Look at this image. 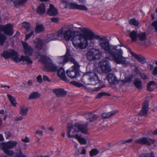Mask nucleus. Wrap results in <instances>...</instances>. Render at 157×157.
Segmentation results:
<instances>
[{
	"mask_svg": "<svg viewBox=\"0 0 157 157\" xmlns=\"http://www.w3.org/2000/svg\"><path fill=\"white\" fill-rule=\"evenodd\" d=\"M86 153V150L85 148H83L82 150L81 151L80 153V154L85 155Z\"/></svg>",
	"mask_w": 157,
	"mask_h": 157,
	"instance_id": "54",
	"label": "nucleus"
},
{
	"mask_svg": "<svg viewBox=\"0 0 157 157\" xmlns=\"http://www.w3.org/2000/svg\"><path fill=\"white\" fill-rule=\"evenodd\" d=\"M4 140V138L2 134H0V141H2Z\"/></svg>",
	"mask_w": 157,
	"mask_h": 157,
	"instance_id": "63",
	"label": "nucleus"
},
{
	"mask_svg": "<svg viewBox=\"0 0 157 157\" xmlns=\"http://www.w3.org/2000/svg\"><path fill=\"white\" fill-rule=\"evenodd\" d=\"M24 48V52L26 55V56H30L33 53V49L30 46H29L27 43L22 42Z\"/></svg>",
	"mask_w": 157,
	"mask_h": 157,
	"instance_id": "14",
	"label": "nucleus"
},
{
	"mask_svg": "<svg viewBox=\"0 0 157 157\" xmlns=\"http://www.w3.org/2000/svg\"><path fill=\"white\" fill-rule=\"evenodd\" d=\"M102 88V86H99L95 88L94 90L95 91H98V90Z\"/></svg>",
	"mask_w": 157,
	"mask_h": 157,
	"instance_id": "62",
	"label": "nucleus"
},
{
	"mask_svg": "<svg viewBox=\"0 0 157 157\" xmlns=\"http://www.w3.org/2000/svg\"><path fill=\"white\" fill-rule=\"evenodd\" d=\"M50 19L53 22L58 23L59 21V19L56 17H52Z\"/></svg>",
	"mask_w": 157,
	"mask_h": 157,
	"instance_id": "50",
	"label": "nucleus"
},
{
	"mask_svg": "<svg viewBox=\"0 0 157 157\" xmlns=\"http://www.w3.org/2000/svg\"><path fill=\"white\" fill-rule=\"evenodd\" d=\"M156 84V83L155 82L153 81H151L147 85H148L151 86V85H154V86Z\"/></svg>",
	"mask_w": 157,
	"mask_h": 157,
	"instance_id": "57",
	"label": "nucleus"
},
{
	"mask_svg": "<svg viewBox=\"0 0 157 157\" xmlns=\"http://www.w3.org/2000/svg\"><path fill=\"white\" fill-rule=\"evenodd\" d=\"M149 110V103L145 101L143 103L141 110L139 113L140 115L142 116L147 113Z\"/></svg>",
	"mask_w": 157,
	"mask_h": 157,
	"instance_id": "15",
	"label": "nucleus"
},
{
	"mask_svg": "<svg viewBox=\"0 0 157 157\" xmlns=\"http://www.w3.org/2000/svg\"><path fill=\"white\" fill-rule=\"evenodd\" d=\"M34 42L35 44V48L38 50H40L42 49L43 43H44L43 40L40 38L36 39Z\"/></svg>",
	"mask_w": 157,
	"mask_h": 157,
	"instance_id": "23",
	"label": "nucleus"
},
{
	"mask_svg": "<svg viewBox=\"0 0 157 157\" xmlns=\"http://www.w3.org/2000/svg\"><path fill=\"white\" fill-rule=\"evenodd\" d=\"M76 32L72 28H70L64 31V40L66 41H69L71 38L72 39L73 38L74 35L76 34Z\"/></svg>",
	"mask_w": 157,
	"mask_h": 157,
	"instance_id": "11",
	"label": "nucleus"
},
{
	"mask_svg": "<svg viewBox=\"0 0 157 157\" xmlns=\"http://www.w3.org/2000/svg\"><path fill=\"white\" fill-rule=\"evenodd\" d=\"M57 75L63 81L68 82L69 80L66 77L65 74V71L62 67H60L58 70Z\"/></svg>",
	"mask_w": 157,
	"mask_h": 157,
	"instance_id": "17",
	"label": "nucleus"
},
{
	"mask_svg": "<svg viewBox=\"0 0 157 157\" xmlns=\"http://www.w3.org/2000/svg\"><path fill=\"white\" fill-rule=\"evenodd\" d=\"M107 78L110 84H117L118 83L117 78L113 74H109L107 76Z\"/></svg>",
	"mask_w": 157,
	"mask_h": 157,
	"instance_id": "18",
	"label": "nucleus"
},
{
	"mask_svg": "<svg viewBox=\"0 0 157 157\" xmlns=\"http://www.w3.org/2000/svg\"><path fill=\"white\" fill-rule=\"evenodd\" d=\"M138 157H155L154 154L153 152L142 154Z\"/></svg>",
	"mask_w": 157,
	"mask_h": 157,
	"instance_id": "40",
	"label": "nucleus"
},
{
	"mask_svg": "<svg viewBox=\"0 0 157 157\" xmlns=\"http://www.w3.org/2000/svg\"><path fill=\"white\" fill-rule=\"evenodd\" d=\"M23 118V117L22 116L17 117L14 118V120L16 121H18L22 120Z\"/></svg>",
	"mask_w": 157,
	"mask_h": 157,
	"instance_id": "53",
	"label": "nucleus"
},
{
	"mask_svg": "<svg viewBox=\"0 0 157 157\" xmlns=\"http://www.w3.org/2000/svg\"><path fill=\"white\" fill-rule=\"evenodd\" d=\"M153 134L154 135H156L157 134V129L155 130H154L153 132Z\"/></svg>",
	"mask_w": 157,
	"mask_h": 157,
	"instance_id": "64",
	"label": "nucleus"
},
{
	"mask_svg": "<svg viewBox=\"0 0 157 157\" xmlns=\"http://www.w3.org/2000/svg\"><path fill=\"white\" fill-rule=\"evenodd\" d=\"M139 74L141 78L143 80H145L147 79V75L145 73L139 72Z\"/></svg>",
	"mask_w": 157,
	"mask_h": 157,
	"instance_id": "42",
	"label": "nucleus"
},
{
	"mask_svg": "<svg viewBox=\"0 0 157 157\" xmlns=\"http://www.w3.org/2000/svg\"><path fill=\"white\" fill-rule=\"evenodd\" d=\"M2 149L6 154L10 156H12L14 154V157H26V155L22 153L20 147L16 149L15 153L12 150H9V149L2 147Z\"/></svg>",
	"mask_w": 157,
	"mask_h": 157,
	"instance_id": "10",
	"label": "nucleus"
},
{
	"mask_svg": "<svg viewBox=\"0 0 157 157\" xmlns=\"http://www.w3.org/2000/svg\"><path fill=\"white\" fill-rule=\"evenodd\" d=\"M129 23L130 25L136 26H138L139 24L138 21L134 18L131 19L129 21Z\"/></svg>",
	"mask_w": 157,
	"mask_h": 157,
	"instance_id": "39",
	"label": "nucleus"
},
{
	"mask_svg": "<svg viewBox=\"0 0 157 157\" xmlns=\"http://www.w3.org/2000/svg\"><path fill=\"white\" fill-rule=\"evenodd\" d=\"M14 31L12 25L8 24L6 25H0V45L3 46L7 39L5 35L11 36L13 34Z\"/></svg>",
	"mask_w": 157,
	"mask_h": 157,
	"instance_id": "5",
	"label": "nucleus"
},
{
	"mask_svg": "<svg viewBox=\"0 0 157 157\" xmlns=\"http://www.w3.org/2000/svg\"><path fill=\"white\" fill-rule=\"evenodd\" d=\"M133 76L132 75H129L128 77L125 78V82L128 83L131 82L132 80Z\"/></svg>",
	"mask_w": 157,
	"mask_h": 157,
	"instance_id": "44",
	"label": "nucleus"
},
{
	"mask_svg": "<svg viewBox=\"0 0 157 157\" xmlns=\"http://www.w3.org/2000/svg\"><path fill=\"white\" fill-rule=\"evenodd\" d=\"M36 80L38 83H40L42 82L43 79H42V76L40 75H38L36 78Z\"/></svg>",
	"mask_w": 157,
	"mask_h": 157,
	"instance_id": "47",
	"label": "nucleus"
},
{
	"mask_svg": "<svg viewBox=\"0 0 157 157\" xmlns=\"http://www.w3.org/2000/svg\"><path fill=\"white\" fill-rule=\"evenodd\" d=\"M89 75L90 77V84L95 85L100 82V81L96 74L93 72H90L89 73Z\"/></svg>",
	"mask_w": 157,
	"mask_h": 157,
	"instance_id": "13",
	"label": "nucleus"
},
{
	"mask_svg": "<svg viewBox=\"0 0 157 157\" xmlns=\"http://www.w3.org/2000/svg\"><path fill=\"white\" fill-rule=\"evenodd\" d=\"M111 96L110 94L109 93H106L105 92H102L98 93L96 98H100L103 96Z\"/></svg>",
	"mask_w": 157,
	"mask_h": 157,
	"instance_id": "36",
	"label": "nucleus"
},
{
	"mask_svg": "<svg viewBox=\"0 0 157 157\" xmlns=\"http://www.w3.org/2000/svg\"><path fill=\"white\" fill-rule=\"evenodd\" d=\"M27 85L29 86H31L33 85V81L32 80H29L27 82Z\"/></svg>",
	"mask_w": 157,
	"mask_h": 157,
	"instance_id": "58",
	"label": "nucleus"
},
{
	"mask_svg": "<svg viewBox=\"0 0 157 157\" xmlns=\"http://www.w3.org/2000/svg\"><path fill=\"white\" fill-rule=\"evenodd\" d=\"M138 34L137 32L135 30L130 32L129 36L131 38L132 41L135 42L137 41Z\"/></svg>",
	"mask_w": 157,
	"mask_h": 157,
	"instance_id": "29",
	"label": "nucleus"
},
{
	"mask_svg": "<svg viewBox=\"0 0 157 157\" xmlns=\"http://www.w3.org/2000/svg\"><path fill=\"white\" fill-rule=\"evenodd\" d=\"M7 96L9 99V100L11 104L13 105L15 107L16 106L17 103L15 98L13 97L9 94H7Z\"/></svg>",
	"mask_w": 157,
	"mask_h": 157,
	"instance_id": "35",
	"label": "nucleus"
},
{
	"mask_svg": "<svg viewBox=\"0 0 157 157\" xmlns=\"http://www.w3.org/2000/svg\"><path fill=\"white\" fill-rule=\"evenodd\" d=\"M22 141L24 142H29V138L27 137H26L25 138L22 140Z\"/></svg>",
	"mask_w": 157,
	"mask_h": 157,
	"instance_id": "55",
	"label": "nucleus"
},
{
	"mask_svg": "<svg viewBox=\"0 0 157 157\" xmlns=\"http://www.w3.org/2000/svg\"><path fill=\"white\" fill-rule=\"evenodd\" d=\"M132 55L135 59L141 63L144 64L146 62V58L140 55H137L135 53H132Z\"/></svg>",
	"mask_w": 157,
	"mask_h": 157,
	"instance_id": "25",
	"label": "nucleus"
},
{
	"mask_svg": "<svg viewBox=\"0 0 157 157\" xmlns=\"http://www.w3.org/2000/svg\"><path fill=\"white\" fill-rule=\"evenodd\" d=\"M44 31V27L42 25H39L36 23V26L35 28V31L36 33H39Z\"/></svg>",
	"mask_w": 157,
	"mask_h": 157,
	"instance_id": "30",
	"label": "nucleus"
},
{
	"mask_svg": "<svg viewBox=\"0 0 157 157\" xmlns=\"http://www.w3.org/2000/svg\"><path fill=\"white\" fill-rule=\"evenodd\" d=\"M93 31L90 29L84 28L83 33H77L71 39L74 47L77 49L86 48L88 45V40H92Z\"/></svg>",
	"mask_w": 157,
	"mask_h": 157,
	"instance_id": "2",
	"label": "nucleus"
},
{
	"mask_svg": "<svg viewBox=\"0 0 157 157\" xmlns=\"http://www.w3.org/2000/svg\"><path fill=\"white\" fill-rule=\"evenodd\" d=\"M30 31L31 32L29 33L26 35L25 39V40H28L34 34V32L33 29H32Z\"/></svg>",
	"mask_w": 157,
	"mask_h": 157,
	"instance_id": "43",
	"label": "nucleus"
},
{
	"mask_svg": "<svg viewBox=\"0 0 157 157\" xmlns=\"http://www.w3.org/2000/svg\"><path fill=\"white\" fill-rule=\"evenodd\" d=\"M80 153L79 150H78V151H76L75 153V157H77L79 155Z\"/></svg>",
	"mask_w": 157,
	"mask_h": 157,
	"instance_id": "60",
	"label": "nucleus"
},
{
	"mask_svg": "<svg viewBox=\"0 0 157 157\" xmlns=\"http://www.w3.org/2000/svg\"><path fill=\"white\" fill-rule=\"evenodd\" d=\"M67 7L69 9H78L85 11H87L88 10L87 8L84 5H78L75 3H69L67 5Z\"/></svg>",
	"mask_w": 157,
	"mask_h": 157,
	"instance_id": "12",
	"label": "nucleus"
},
{
	"mask_svg": "<svg viewBox=\"0 0 157 157\" xmlns=\"http://www.w3.org/2000/svg\"><path fill=\"white\" fill-rule=\"evenodd\" d=\"M149 141L150 142V143L151 144H153L155 142V140L154 139H151L149 138H148Z\"/></svg>",
	"mask_w": 157,
	"mask_h": 157,
	"instance_id": "61",
	"label": "nucleus"
},
{
	"mask_svg": "<svg viewBox=\"0 0 157 157\" xmlns=\"http://www.w3.org/2000/svg\"><path fill=\"white\" fill-rule=\"evenodd\" d=\"M151 25L153 27L155 31L157 32V21H154L151 24Z\"/></svg>",
	"mask_w": 157,
	"mask_h": 157,
	"instance_id": "46",
	"label": "nucleus"
},
{
	"mask_svg": "<svg viewBox=\"0 0 157 157\" xmlns=\"http://www.w3.org/2000/svg\"><path fill=\"white\" fill-rule=\"evenodd\" d=\"M147 40L146 32H143L138 33L137 41L139 44L144 43L147 41Z\"/></svg>",
	"mask_w": 157,
	"mask_h": 157,
	"instance_id": "16",
	"label": "nucleus"
},
{
	"mask_svg": "<svg viewBox=\"0 0 157 157\" xmlns=\"http://www.w3.org/2000/svg\"><path fill=\"white\" fill-rule=\"evenodd\" d=\"M22 25L23 26L27 32L31 31V30L33 29H32L29 23L25 21L23 22Z\"/></svg>",
	"mask_w": 157,
	"mask_h": 157,
	"instance_id": "32",
	"label": "nucleus"
},
{
	"mask_svg": "<svg viewBox=\"0 0 157 157\" xmlns=\"http://www.w3.org/2000/svg\"><path fill=\"white\" fill-rule=\"evenodd\" d=\"M29 56H21L20 58H19V56H18V58L17 59L16 63L20 62L21 61H26L28 65L32 64L33 62Z\"/></svg>",
	"mask_w": 157,
	"mask_h": 157,
	"instance_id": "22",
	"label": "nucleus"
},
{
	"mask_svg": "<svg viewBox=\"0 0 157 157\" xmlns=\"http://www.w3.org/2000/svg\"><path fill=\"white\" fill-rule=\"evenodd\" d=\"M69 61L73 63L74 65L71 67V69L67 71L66 73L67 76L71 78H76L79 76V73L78 71L80 66L70 54L69 49H67L64 56L59 57L58 62L59 63L64 65Z\"/></svg>",
	"mask_w": 157,
	"mask_h": 157,
	"instance_id": "3",
	"label": "nucleus"
},
{
	"mask_svg": "<svg viewBox=\"0 0 157 157\" xmlns=\"http://www.w3.org/2000/svg\"><path fill=\"white\" fill-rule=\"evenodd\" d=\"M133 140V139H129L123 141V144H124L126 143H129L132 142Z\"/></svg>",
	"mask_w": 157,
	"mask_h": 157,
	"instance_id": "51",
	"label": "nucleus"
},
{
	"mask_svg": "<svg viewBox=\"0 0 157 157\" xmlns=\"http://www.w3.org/2000/svg\"><path fill=\"white\" fill-rule=\"evenodd\" d=\"M40 94L38 92H33L30 95L29 99V100L35 99L40 97Z\"/></svg>",
	"mask_w": 157,
	"mask_h": 157,
	"instance_id": "31",
	"label": "nucleus"
},
{
	"mask_svg": "<svg viewBox=\"0 0 157 157\" xmlns=\"http://www.w3.org/2000/svg\"><path fill=\"white\" fill-rule=\"evenodd\" d=\"M87 124H75L74 126L71 123L68 124L67 126V136L69 138H75L77 139L80 144H86L87 143V141L86 139L81 137L78 134L75 135H71L70 132L72 129H74V131L73 132H81L82 133L86 134L88 133L87 132Z\"/></svg>",
	"mask_w": 157,
	"mask_h": 157,
	"instance_id": "4",
	"label": "nucleus"
},
{
	"mask_svg": "<svg viewBox=\"0 0 157 157\" xmlns=\"http://www.w3.org/2000/svg\"><path fill=\"white\" fill-rule=\"evenodd\" d=\"M47 12L48 14L51 16H55L57 15L58 13L57 10L51 4H50L49 9Z\"/></svg>",
	"mask_w": 157,
	"mask_h": 157,
	"instance_id": "20",
	"label": "nucleus"
},
{
	"mask_svg": "<svg viewBox=\"0 0 157 157\" xmlns=\"http://www.w3.org/2000/svg\"><path fill=\"white\" fill-rule=\"evenodd\" d=\"M71 83L77 87H81L82 86H83L82 84L79 83L78 82L75 81L71 82Z\"/></svg>",
	"mask_w": 157,
	"mask_h": 157,
	"instance_id": "45",
	"label": "nucleus"
},
{
	"mask_svg": "<svg viewBox=\"0 0 157 157\" xmlns=\"http://www.w3.org/2000/svg\"><path fill=\"white\" fill-rule=\"evenodd\" d=\"M1 56L6 59L11 58L16 63L19 55L18 53L15 50L10 49L4 51Z\"/></svg>",
	"mask_w": 157,
	"mask_h": 157,
	"instance_id": "7",
	"label": "nucleus"
},
{
	"mask_svg": "<svg viewBox=\"0 0 157 157\" xmlns=\"http://www.w3.org/2000/svg\"><path fill=\"white\" fill-rule=\"evenodd\" d=\"M43 79L44 81H47L48 82H50L51 81L49 78L45 75H44L43 76Z\"/></svg>",
	"mask_w": 157,
	"mask_h": 157,
	"instance_id": "48",
	"label": "nucleus"
},
{
	"mask_svg": "<svg viewBox=\"0 0 157 157\" xmlns=\"http://www.w3.org/2000/svg\"><path fill=\"white\" fill-rule=\"evenodd\" d=\"M117 113V110H114L109 113H105L101 114V117L103 119L108 118L109 117L115 115Z\"/></svg>",
	"mask_w": 157,
	"mask_h": 157,
	"instance_id": "28",
	"label": "nucleus"
},
{
	"mask_svg": "<svg viewBox=\"0 0 157 157\" xmlns=\"http://www.w3.org/2000/svg\"><path fill=\"white\" fill-rule=\"evenodd\" d=\"M36 133L37 134L41 136H42L43 134V132L40 130H37L36 131Z\"/></svg>",
	"mask_w": 157,
	"mask_h": 157,
	"instance_id": "56",
	"label": "nucleus"
},
{
	"mask_svg": "<svg viewBox=\"0 0 157 157\" xmlns=\"http://www.w3.org/2000/svg\"><path fill=\"white\" fill-rule=\"evenodd\" d=\"M6 139H8L12 136V134L9 132H7L5 133Z\"/></svg>",
	"mask_w": 157,
	"mask_h": 157,
	"instance_id": "52",
	"label": "nucleus"
},
{
	"mask_svg": "<svg viewBox=\"0 0 157 157\" xmlns=\"http://www.w3.org/2000/svg\"><path fill=\"white\" fill-rule=\"evenodd\" d=\"M87 56L88 59L90 61L99 60L101 56V53L98 49L92 48L87 52Z\"/></svg>",
	"mask_w": 157,
	"mask_h": 157,
	"instance_id": "8",
	"label": "nucleus"
},
{
	"mask_svg": "<svg viewBox=\"0 0 157 157\" xmlns=\"http://www.w3.org/2000/svg\"><path fill=\"white\" fill-rule=\"evenodd\" d=\"M64 32H63V28H62L57 32L53 35L54 36H56L57 37H61L63 36H64Z\"/></svg>",
	"mask_w": 157,
	"mask_h": 157,
	"instance_id": "38",
	"label": "nucleus"
},
{
	"mask_svg": "<svg viewBox=\"0 0 157 157\" xmlns=\"http://www.w3.org/2000/svg\"><path fill=\"white\" fill-rule=\"evenodd\" d=\"M29 109L26 107H22L20 110V114L22 116H25L27 115Z\"/></svg>",
	"mask_w": 157,
	"mask_h": 157,
	"instance_id": "34",
	"label": "nucleus"
},
{
	"mask_svg": "<svg viewBox=\"0 0 157 157\" xmlns=\"http://www.w3.org/2000/svg\"><path fill=\"white\" fill-rule=\"evenodd\" d=\"M150 86H151L147 85V90L148 91H149L150 92L152 91L153 90V89L151 88Z\"/></svg>",
	"mask_w": 157,
	"mask_h": 157,
	"instance_id": "59",
	"label": "nucleus"
},
{
	"mask_svg": "<svg viewBox=\"0 0 157 157\" xmlns=\"http://www.w3.org/2000/svg\"><path fill=\"white\" fill-rule=\"evenodd\" d=\"M92 40L94 38L99 40V43L101 47L112 57L113 60L118 64H123L126 63L125 58L122 56L123 52L121 48H117V46H111L109 45L107 39L105 36L101 37L96 35L92 32Z\"/></svg>",
	"mask_w": 157,
	"mask_h": 157,
	"instance_id": "1",
	"label": "nucleus"
},
{
	"mask_svg": "<svg viewBox=\"0 0 157 157\" xmlns=\"http://www.w3.org/2000/svg\"><path fill=\"white\" fill-rule=\"evenodd\" d=\"M133 84L138 89H140L142 87L141 81L137 79H136L134 81Z\"/></svg>",
	"mask_w": 157,
	"mask_h": 157,
	"instance_id": "33",
	"label": "nucleus"
},
{
	"mask_svg": "<svg viewBox=\"0 0 157 157\" xmlns=\"http://www.w3.org/2000/svg\"><path fill=\"white\" fill-rule=\"evenodd\" d=\"M53 92L58 97H63L67 94V92L62 88L54 89Z\"/></svg>",
	"mask_w": 157,
	"mask_h": 157,
	"instance_id": "24",
	"label": "nucleus"
},
{
	"mask_svg": "<svg viewBox=\"0 0 157 157\" xmlns=\"http://www.w3.org/2000/svg\"><path fill=\"white\" fill-rule=\"evenodd\" d=\"M85 117L90 122L95 121L97 118V115L93 113H85L84 115Z\"/></svg>",
	"mask_w": 157,
	"mask_h": 157,
	"instance_id": "21",
	"label": "nucleus"
},
{
	"mask_svg": "<svg viewBox=\"0 0 157 157\" xmlns=\"http://www.w3.org/2000/svg\"><path fill=\"white\" fill-rule=\"evenodd\" d=\"M107 60H111L112 59L109 57H106L104 59L101 60L99 65L102 71L105 73L109 72L111 71L109 62Z\"/></svg>",
	"mask_w": 157,
	"mask_h": 157,
	"instance_id": "9",
	"label": "nucleus"
},
{
	"mask_svg": "<svg viewBox=\"0 0 157 157\" xmlns=\"http://www.w3.org/2000/svg\"><path fill=\"white\" fill-rule=\"evenodd\" d=\"M45 5L44 3H42L38 7L36 12L39 15H42L45 13Z\"/></svg>",
	"mask_w": 157,
	"mask_h": 157,
	"instance_id": "27",
	"label": "nucleus"
},
{
	"mask_svg": "<svg viewBox=\"0 0 157 157\" xmlns=\"http://www.w3.org/2000/svg\"><path fill=\"white\" fill-rule=\"evenodd\" d=\"M17 142L15 141H8L3 147L11 149L16 146Z\"/></svg>",
	"mask_w": 157,
	"mask_h": 157,
	"instance_id": "26",
	"label": "nucleus"
},
{
	"mask_svg": "<svg viewBox=\"0 0 157 157\" xmlns=\"http://www.w3.org/2000/svg\"><path fill=\"white\" fill-rule=\"evenodd\" d=\"M56 38L54 37V35H48L46 39L44 41V43H48L51 40H56Z\"/></svg>",
	"mask_w": 157,
	"mask_h": 157,
	"instance_id": "37",
	"label": "nucleus"
},
{
	"mask_svg": "<svg viewBox=\"0 0 157 157\" xmlns=\"http://www.w3.org/2000/svg\"><path fill=\"white\" fill-rule=\"evenodd\" d=\"M152 74L155 76L157 75V66L154 68L153 71L152 72Z\"/></svg>",
	"mask_w": 157,
	"mask_h": 157,
	"instance_id": "49",
	"label": "nucleus"
},
{
	"mask_svg": "<svg viewBox=\"0 0 157 157\" xmlns=\"http://www.w3.org/2000/svg\"><path fill=\"white\" fill-rule=\"evenodd\" d=\"M135 143L141 145H147L148 146H149L151 144L148 138L145 137L137 139L135 141Z\"/></svg>",
	"mask_w": 157,
	"mask_h": 157,
	"instance_id": "19",
	"label": "nucleus"
},
{
	"mask_svg": "<svg viewBox=\"0 0 157 157\" xmlns=\"http://www.w3.org/2000/svg\"><path fill=\"white\" fill-rule=\"evenodd\" d=\"M40 61L44 65L43 71L47 72H55L57 71L58 67L52 63L49 57L47 56H42L40 58Z\"/></svg>",
	"mask_w": 157,
	"mask_h": 157,
	"instance_id": "6",
	"label": "nucleus"
},
{
	"mask_svg": "<svg viewBox=\"0 0 157 157\" xmlns=\"http://www.w3.org/2000/svg\"><path fill=\"white\" fill-rule=\"evenodd\" d=\"M98 151L96 149H93L91 150L90 152V155L91 157L97 155L98 153Z\"/></svg>",
	"mask_w": 157,
	"mask_h": 157,
	"instance_id": "41",
	"label": "nucleus"
}]
</instances>
